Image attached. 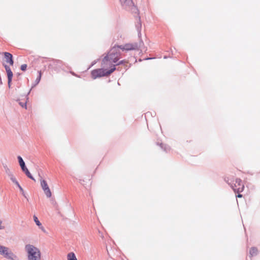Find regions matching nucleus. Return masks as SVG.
<instances>
[{
	"label": "nucleus",
	"mask_w": 260,
	"mask_h": 260,
	"mask_svg": "<svg viewBox=\"0 0 260 260\" xmlns=\"http://www.w3.org/2000/svg\"><path fill=\"white\" fill-rule=\"evenodd\" d=\"M118 46H114L108 52V54L103 59V66L104 67L108 66V61L116 63L119 59L121 55Z\"/></svg>",
	"instance_id": "nucleus-1"
},
{
	"label": "nucleus",
	"mask_w": 260,
	"mask_h": 260,
	"mask_svg": "<svg viewBox=\"0 0 260 260\" xmlns=\"http://www.w3.org/2000/svg\"><path fill=\"white\" fill-rule=\"evenodd\" d=\"M25 250L27 253V260H41V253L37 247L27 244L25 246Z\"/></svg>",
	"instance_id": "nucleus-2"
},
{
	"label": "nucleus",
	"mask_w": 260,
	"mask_h": 260,
	"mask_svg": "<svg viewBox=\"0 0 260 260\" xmlns=\"http://www.w3.org/2000/svg\"><path fill=\"white\" fill-rule=\"evenodd\" d=\"M225 181L231 186L235 192H241L243 191L244 185L242 183V180L239 178L235 180L232 179H225Z\"/></svg>",
	"instance_id": "nucleus-3"
},
{
	"label": "nucleus",
	"mask_w": 260,
	"mask_h": 260,
	"mask_svg": "<svg viewBox=\"0 0 260 260\" xmlns=\"http://www.w3.org/2000/svg\"><path fill=\"white\" fill-rule=\"evenodd\" d=\"M116 69L115 65H113V67L110 70L104 69L94 70L91 72V76L94 79L101 77L107 76L112 73Z\"/></svg>",
	"instance_id": "nucleus-4"
},
{
	"label": "nucleus",
	"mask_w": 260,
	"mask_h": 260,
	"mask_svg": "<svg viewBox=\"0 0 260 260\" xmlns=\"http://www.w3.org/2000/svg\"><path fill=\"white\" fill-rule=\"evenodd\" d=\"M0 254L11 260H17V257L7 247L0 246Z\"/></svg>",
	"instance_id": "nucleus-5"
},
{
	"label": "nucleus",
	"mask_w": 260,
	"mask_h": 260,
	"mask_svg": "<svg viewBox=\"0 0 260 260\" xmlns=\"http://www.w3.org/2000/svg\"><path fill=\"white\" fill-rule=\"evenodd\" d=\"M143 43L142 41H140L139 43H132V44H126L124 45L118 46L119 48L122 50H138L142 47Z\"/></svg>",
	"instance_id": "nucleus-6"
},
{
	"label": "nucleus",
	"mask_w": 260,
	"mask_h": 260,
	"mask_svg": "<svg viewBox=\"0 0 260 260\" xmlns=\"http://www.w3.org/2000/svg\"><path fill=\"white\" fill-rule=\"evenodd\" d=\"M18 161H19V165H20V166L23 172H24L25 173V174H26V175L30 179L33 180H35V179H34V178L32 177V176L31 175V174L30 173V172H29L28 170L27 169V168H26V167L25 166V162L24 161H23L22 158L20 156H18Z\"/></svg>",
	"instance_id": "nucleus-7"
},
{
	"label": "nucleus",
	"mask_w": 260,
	"mask_h": 260,
	"mask_svg": "<svg viewBox=\"0 0 260 260\" xmlns=\"http://www.w3.org/2000/svg\"><path fill=\"white\" fill-rule=\"evenodd\" d=\"M4 54L7 63H9L11 66L13 65V55L10 53L7 52H4Z\"/></svg>",
	"instance_id": "nucleus-8"
},
{
	"label": "nucleus",
	"mask_w": 260,
	"mask_h": 260,
	"mask_svg": "<svg viewBox=\"0 0 260 260\" xmlns=\"http://www.w3.org/2000/svg\"><path fill=\"white\" fill-rule=\"evenodd\" d=\"M119 1L121 5L125 8L133 5V1L132 0H119Z\"/></svg>",
	"instance_id": "nucleus-9"
},
{
	"label": "nucleus",
	"mask_w": 260,
	"mask_h": 260,
	"mask_svg": "<svg viewBox=\"0 0 260 260\" xmlns=\"http://www.w3.org/2000/svg\"><path fill=\"white\" fill-rule=\"evenodd\" d=\"M4 67L7 74V77H13V74L10 67L6 64L4 65Z\"/></svg>",
	"instance_id": "nucleus-10"
},
{
	"label": "nucleus",
	"mask_w": 260,
	"mask_h": 260,
	"mask_svg": "<svg viewBox=\"0 0 260 260\" xmlns=\"http://www.w3.org/2000/svg\"><path fill=\"white\" fill-rule=\"evenodd\" d=\"M258 252L257 249L256 247H252L249 251L250 256H254L257 255Z\"/></svg>",
	"instance_id": "nucleus-11"
},
{
	"label": "nucleus",
	"mask_w": 260,
	"mask_h": 260,
	"mask_svg": "<svg viewBox=\"0 0 260 260\" xmlns=\"http://www.w3.org/2000/svg\"><path fill=\"white\" fill-rule=\"evenodd\" d=\"M34 220L36 224L42 230H44V228L42 226L41 223L40 222V221L38 220V217L34 215Z\"/></svg>",
	"instance_id": "nucleus-12"
},
{
	"label": "nucleus",
	"mask_w": 260,
	"mask_h": 260,
	"mask_svg": "<svg viewBox=\"0 0 260 260\" xmlns=\"http://www.w3.org/2000/svg\"><path fill=\"white\" fill-rule=\"evenodd\" d=\"M68 260H77L76 255L73 252H70L67 255Z\"/></svg>",
	"instance_id": "nucleus-13"
},
{
	"label": "nucleus",
	"mask_w": 260,
	"mask_h": 260,
	"mask_svg": "<svg viewBox=\"0 0 260 260\" xmlns=\"http://www.w3.org/2000/svg\"><path fill=\"white\" fill-rule=\"evenodd\" d=\"M38 73H39V76H38V77L36 79L35 83L34 84V85L32 86L31 88H33L34 87L36 86L40 82V81L41 80V76H42L41 71H38Z\"/></svg>",
	"instance_id": "nucleus-14"
},
{
	"label": "nucleus",
	"mask_w": 260,
	"mask_h": 260,
	"mask_svg": "<svg viewBox=\"0 0 260 260\" xmlns=\"http://www.w3.org/2000/svg\"><path fill=\"white\" fill-rule=\"evenodd\" d=\"M43 190H44V191L47 198L51 197V192L50 189L49 187L47 188H44Z\"/></svg>",
	"instance_id": "nucleus-15"
},
{
	"label": "nucleus",
	"mask_w": 260,
	"mask_h": 260,
	"mask_svg": "<svg viewBox=\"0 0 260 260\" xmlns=\"http://www.w3.org/2000/svg\"><path fill=\"white\" fill-rule=\"evenodd\" d=\"M43 190H44V191L47 198L51 197V192L50 189L49 187L47 188H44Z\"/></svg>",
	"instance_id": "nucleus-16"
},
{
	"label": "nucleus",
	"mask_w": 260,
	"mask_h": 260,
	"mask_svg": "<svg viewBox=\"0 0 260 260\" xmlns=\"http://www.w3.org/2000/svg\"><path fill=\"white\" fill-rule=\"evenodd\" d=\"M41 185L43 189L49 187L47 182L45 180L43 179L41 180Z\"/></svg>",
	"instance_id": "nucleus-17"
},
{
	"label": "nucleus",
	"mask_w": 260,
	"mask_h": 260,
	"mask_svg": "<svg viewBox=\"0 0 260 260\" xmlns=\"http://www.w3.org/2000/svg\"><path fill=\"white\" fill-rule=\"evenodd\" d=\"M159 145H160V146L161 147V148L164 149L165 151H167L168 150H169L170 149L169 147H168L167 146H166V145L163 144L162 143H160L159 144Z\"/></svg>",
	"instance_id": "nucleus-18"
},
{
	"label": "nucleus",
	"mask_w": 260,
	"mask_h": 260,
	"mask_svg": "<svg viewBox=\"0 0 260 260\" xmlns=\"http://www.w3.org/2000/svg\"><path fill=\"white\" fill-rule=\"evenodd\" d=\"M12 78H13V77H8V87L9 88H10L11 86V82H12Z\"/></svg>",
	"instance_id": "nucleus-19"
},
{
	"label": "nucleus",
	"mask_w": 260,
	"mask_h": 260,
	"mask_svg": "<svg viewBox=\"0 0 260 260\" xmlns=\"http://www.w3.org/2000/svg\"><path fill=\"white\" fill-rule=\"evenodd\" d=\"M4 168L5 169V172L7 175L10 174L11 172L10 170L9 169V168L8 167V166L7 165H4Z\"/></svg>",
	"instance_id": "nucleus-20"
},
{
	"label": "nucleus",
	"mask_w": 260,
	"mask_h": 260,
	"mask_svg": "<svg viewBox=\"0 0 260 260\" xmlns=\"http://www.w3.org/2000/svg\"><path fill=\"white\" fill-rule=\"evenodd\" d=\"M18 188H19L20 189V191H21L22 194L25 198H27L26 196H25V194L24 193V191L23 189V188H22V187L19 185V186H18Z\"/></svg>",
	"instance_id": "nucleus-21"
},
{
	"label": "nucleus",
	"mask_w": 260,
	"mask_h": 260,
	"mask_svg": "<svg viewBox=\"0 0 260 260\" xmlns=\"http://www.w3.org/2000/svg\"><path fill=\"white\" fill-rule=\"evenodd\" d=\"M127 63V61L126 60H122L120 61H119L116 65H120V64H124L125 63Z\"/></svg>",
	"instance_id": "nucleus-22"
},
{
	"label": "nucleus",
	"mask_w": 260,
	"mask_h": 260,
	"mask_svg": "<svg viewBox=\"0 0 260 260\" xmlns=\"http://www.w3.org/2000/svg\"><path fill=\"white\" fill-rule=\"evenodd\" d=\"M26 68H27L26 64H22L20 67L21 70L23 71H25L26 70Z\"/></svg>",
	"instance_id": "nucleus-23"
},
{
	"label": "nucleus",
	"mask_w": 260,
	"mask_h": 260,
	"mask_svg": "<svg viewBox=\"0 0 260 260\" xmlns=\"http://www.w3.org/2000/svg\"><path fill=\"white\" fill-rule=\"evenodd\" d=\"M19 104L22 107H24L25 109H26V102H19Z\"/></svg>",
	"instance_id": "nucleus-24"
},
{
	"label": "nucleus",
	"mask_w": 260,
	"mask_h": 260,
	"mask_svg": "<svg viewBox=\"0 0 260 260\" xmlns=\"http://www.w3.org/2000/svg\"><path fill=\"white\" fill-rule=\"evenodd\" d=\"M13 183H14L18 187L19 186L20 184L16 180V178H12L11 180Z\"/></svg>",
	"instance_id": "nucleus-25"
},
{
	"label": "nucleus",
	"mask_w": 260,
	"mask_h": 260,
	"mask_svg": "<svg viewBox=\"0 0 260 260\" xmlns=\"http://www.w3.org/2000/svg\"><path fill=\"white\" fill-rule=\"evenodd\" d=\"M8 175L10 177L11 180H12V178H15V177L14 176L12 172L8 174Z\"/></svg>",
	"instance_id": "nucleus-26"
},
{
	"label": "nucleus",
	"mask_w": 260,
	"mask_h": 260,
	"mask_svg": "<svg viewBox=\"0 0 260 260\" xmlns=\"http://www.w3.org/2000/svg\"><path fill=\"white\" fill-rule=\"evenodd\" d=\"M2 223H3L2 220H1L0 219V230H1V229H4V226H2Z\"/></svg>",
	"instance_id": "nucleus-27"
},
{
	"label": "nucleus",
	"mask_w": 260,
	"mask_h": 260,
	"mask_svg": "<svg viewBox=\"0 0 260 260\" xmlns=\"http://www.w3.org/2000/svg\"><path fill=\"white\" fill-rule=\"evenodd\" d=\"M242 197V195L239 193L238 195L236 196V197H238V198H241Z\"/></svg>",
	"instance_id": "nucleus-28"
},
{
	"label": "nucleus",
	"mask_w": 260,
	"mask_h": 260,
	"mask_svg": "<svg viewBox=\"0 0 260 260\" xmlns=\"http://www.w3.org/2000/svg\"><path fill=\"white\" fill-rule=\"evenodd\" d=\"M30 90H31V89L29 91L28 93H27V95H26V96H27H27H28V94H29V93L30 92Z\"/></svg>",
	"instance_id": "nucleus-29"
},
{
	"label": "nucleus",
	"mask_w": 260,
	"mask_h": 260,
	"mask_svg": "<svg viewBox=\"0 0 260 260\" xmlns=\"http://www.w3.org/2000/svg\"><path fill=\"white\" fill-rule=\"evenodd\" d=\"M0 84H3V82H2V80H1V79L0 80Z\"/></svg>",
	"instance_id": "nucleus-30"
},
{
	"label": "nucleus",
	"mask_w": 260,
	"mask_h": 260,
	"mask_svg": "<svg viewBox=\"0 0 260 260\" xmlns=\"http://www.w3.org/2000/svg\"><path fill=\"white\" fill-rule=\"evenodd\" d=\"M137 29H138V30L139 31V26H137Z\"/></svg>",
	"instance_id": "nucleus-31"
},
{
	"label": "nucleus",
	"mask_w": 260,
	"mask_h": 260,
	"mask_svg": "<svg viewBox=\"0 0 260 260\" xmlns=\"http://www.w3.org/2000/svg\"><path fill=\"white\" fill-rule=\"evenodd\" d=\"M139 26L141 27V23H140V24H139Z\"/></svg>",
	"instance_id": "nucleus-32"
},
{
	"label": "nucleus",
	"mask_w": 260,
	"mask_h": 260,
	"mask_svg": "<svg viewBox=\"0 0 260 260\" xmlns=\"http://www.w3.org/2000/svg\"><path fill=\"white\" fill-rule=\"evenodd\" d=\"M164 58H167V57L166 56H165Z\"/></svg>",
	"instance_id": "nucleus-33"
}]
</instances>
